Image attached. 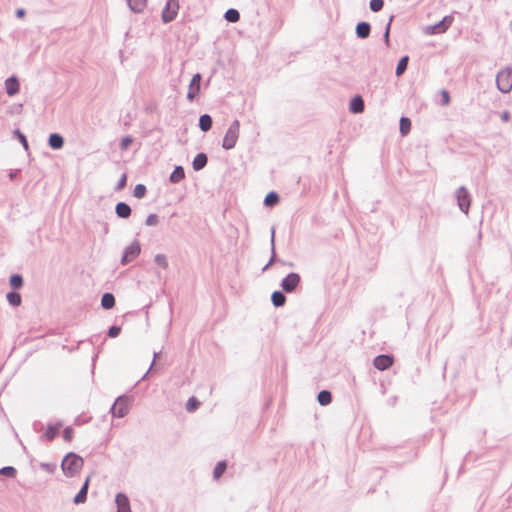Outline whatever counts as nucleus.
Masks as SVG:
<instances>
[{
	"label": "nucleus",
	"instance_id": "obj_12",
	"mask_svg": "<svg viewBox=\"0 0 512 512\" xmlns=\"http://www.w3.org/2000/svg\"><path fill=\"white\" fill-rule=\"evenodd\" d=\"M5 89L9 96L15 95L19 91V82L16 77H10L5 81Z\"/></svg>",
	"mask_w": 512,
	"mask_h": 512
},
{
	"label": "nucleus",
	"instance_id": "obj_47",
	"mask_svg": "<svg viewBox=\"0 0 512 512\" xmlns=\"http://www.w3.org/2000/svg\"><path fill=\"white\" fill-rule=\"evenodd\" d=\"M388 34H389V27L387 28V31H386V34H385L386 38H388Z\"/></svg>",
	"mask_w": 512,
	"mask_h": 512
},
{
	"label": "nucleus",
	"instance_id": "obj_30",
	"mask_svg": "<svg viewBox=\"0 0 512 512\" xmlns=\"http://www.w3.org/2000/svg\"><path fill=\"white\" fill-rule=\"evenodd\" d=\"M226 468H227V465L225 462H219L216 465L214 472H213L214 478H216V479L220 478L224 474Z\"/></svg>",
	"mask_w": 512,
	"mask_h": 512
},
{
	"label": "nucleus",
	"instance_id": "obj_13",
	"mask_svg": "<svg viewBox=\"0 0 512 512\" xmlns=\"http://www.w3.org/2000/svg\"><path fill=\"white\" fill-rule=\"evenodd\" d=\"M140 253V247L138 245H131L129 246L126 251H125V254L122 258V263L125 264V263H128L130 262L131 260H133L138 254Z\"/></svg>",
	"mask_w": 512,
	"mask_h": 512
},
{
	"label": "nucleus",
	"instance_id": "obj_18",
	"mask_svg": "<svg viewBox=\"0 0 512 512\" xmlns=\"http://www.w3.org/2000/svg\"><path fill=\"white\" fill-rule=\"evenodd\" d=\"M64 144L62 136L59 134H51L49 137V145L53 149H60Z\"/></svg>",
	"mask_w": 512,
	"mask_h": 512
},
{
	"label": "nucleus",
	"instance_id": "obj_24",
	"mask_svg": "<svg viewBox=\"0 0 512 512\" xmlns=\"http://www.w3.org/2000/svg\"><path fill=\"white\" fill-rule=\"evenodd\" d=\"M88 484H89V482H84V485L82 486L81 490L75 496L74 502L76 504L83 503L85 501L86 495H87V490H88Z\"/></svg>",
	"mask_w": 512,
	"mask_h": 512
},
{
	"label": "nucleus",
	"instance_id": "obj_8",
	"mask_svg": "<svg viewBox=\"0 0 512 512\" xmlns=\"http://www.w3.org/2000/svg\"><path fill=\"white\" fill-rule=\"evenodd\" d=\"M453 17L452 16H446L443 18L442 21L437 23L436 25L429 26L427 28L428 33L435 34V33H443L445 32L448 27L452 24Z\"/></svg>",
	"mask_w": 512,
	"mask_h": 512
},
{
	"label": "nucleus",
	"instance_id": "obj_1",
	"mask_svg": "<svg viewBox=\"0 0 512 512\" xmlns=\"http://www.w3.org/2000/svg\"><path fill=\"white\" fill-rule=\"evenodd\" d=\"M83 466V459L76 454H68L62 461V469L67 477H74Z\"/></svg>",
	"mask_w": 512,
	"mask_h": 512
},
{
	"label": "nucleus",
	"instance_id": "obj_7",
	"mask_svg": "<svg viewBox=\"0 0 512 512\" xmlns=\"http://www.w3.org/2000/svg\"><path fill=\"white\" fill-rule=\"evenodd\" d=\"M300 277L296 273L287 275L282 281V288L286 292H292L298 286Z\"/></svg>",
	"mask_w": 512,
	"mask_h": 512
},
{
	"label": "nucleus",
	"instance_id": "obj_21",
	"mask_svg": "<svg viewBox=\"0 0 512 512\" xmlns=\"http://www.w3.org/2000/svg\"><path fill=\"white\" fill-rule=\"evenodd\" d=\"M185 177L184 169L181 166L175 168V170L170 175V181L173 183H178Z\"/></svg>",
	"mask_w": 512,
	"mask_h": 512
},
{
	"label": "nucleus",
	"instance_id": "obj_42",
	"mask_svg": "<svg viewBox=\"0 0 512 512\" xmlns=\"http://www.w3.org/2000/svg\"><path fill=\"white\" fill-rule=\"evenodd\" d=\"M126 183H127V176H126V174H123L119 180L118 185H117V190H122L126 186Z\"/></svg>",
	"mask_w": 512,
	"mask_h": 512
},
{
	"label": "nucleus",
	"instance_id": "obj_10",
	"mask_svg": "<svg viewBox=\"0 0 512 512\" xmlns=\"http://www.w3.org/2000/svg\"><path fill=\"white\" fill-rule=\"evenodd\" d=\"M200 81H201L200 74H195L192 77L190 85H189L188 93H187V98L189 100H193L198 95V93L200 91Z\"/></svg>",
	"mask_w": 512,
	"mask_h": 512
},
{
	"label": "nucleus",
	"instance_id": "obj_27",
	"mask_svg": "<svg viewBox=\"0 0 512 512\" xmlns=\"http://www.w3.org/2000/svg\"><path fill=\"white\" fill-rule=\"evenodd\" d=\"M240 14L236 9H229L225 13V19L228 22L235 23L239 20Z\"/></svg>",
	"mask_w": 512,
	"mask_h": 512
},
{
	"label": "nucleus",
	"instance_id": "obj_4",
	"mask_svg": "<svg viewBox=\"0 0 512 512\" xmlns=\"http://www.w3.org/2000/svg\"><path fill=\"white\" fill-rule=\"evenodd\" d=\"M131 406V400L128 397H119L111 408V413L114 417H124Z\"/></svg>",
	"mask_w": 512,
	"mask_h": 512
},
{
	"label": "nucleus",
	"instance_id": "obj_33",
	"mask_svg": "<svg viewBox=\"0 0 512 512\" xmlns=\"http://www.w3.org/2000/svg\"><path fill=\"white\" fill-rule=\"evenodd\" d=\"M145 194H146V187L143 184H138L135 186L133 195L136 198L141 199L145 196Z\"/></svg>",
	"mask_w": 512,
	"mask_h": 512
},
{
	"label": "nucleus",
	"instance_id": "obj_35",
	"mask_svg": "<svg viewBox=\"0 0 512 512\" xmlns=\"http://www.w3.org/2000/svg\"><path fill=\"white\" fill-rule=\"evenodd\" d=\"M59 429H60V425L49 427L45 433L46 438L48 440H53L58 435Z\"/></svg>",
	"mask_w": 512,
	"mask_h": 512
},
{
	"label": "nucleus",
	"instance_id": "obj_22",
	"mask_svg": "<svg viewBox=\"0 0 512 512\" xmlns=\"http://www.w3.org/2000/svg\"><path fill=\"white\" fill-rule=\"evenodd\" d=\"M271 300L276 307H280L284 305L286 297L282 292L275 291L271 296Z\"/></svg>",
	"mask_w": 512,
	"mask_h": 512
},
{
	"label": "nucleus",
	"instance_id": "obj_46",
	"mask_svg": "<svg viewBox=\"0 0 512 512\" xmlns=\"http://www.w3.org/2000/svg\"><path fill=\"white\" fill-rule=\"evenodd\" d=\"M17 15H18L19 17H22V16L24 15V10H23V9H19V10L17 11Z\"/></svg>",
	"mask_w": 512,
	"mask_h": 512
},
{
	"label": "nucleus",
	"instance_id": "obj_11",
	"mask_svg": "<svg viewBox=\"0 0 512 512\" xmlns=\"http://www.w3.org/2000/svg\"><path fill=\"white\" fill-rule=\"evenodd\" d=\"M117 512H131L128 498L123 494L116 496Z\"/></svg>",
	"mask_w": 512,
	"mask_h": 512
},
{
	"label": "nucleus",
	"instance_id": "obj_37",
	"mask_svg": "<svg viewBox=\"0 0 512 512\" xmlns=\"http://www.w3.org/2000/svg\"><path fill=\"white\" fill-rule=\"evenodd\" d=\"M2 476L13 478L16 476V470L13 467L2 468Z\"/></svg>",
	"mask_w": 512,
	"mask_h": 512
},
{
	"label": "nucleus",
	"instance_id": "obj_14",
	"mask_svg": "<svg viewBox=\"0 0 512 512\" xmlns=\"http://www.w3.org/2000/svg\"><path fill=\"white\" fill-rule=\"evenodd\" d=\"M350 110L353 113H361L364 110V102L360 96H355L350 102Z\"/></svg>",
	"mask_w": 512,
	"mask_h": 512
},
{
	"label": "nucleus",
	"instance_id": "obj_25",
	"mask_svg": "<svg viewBox=\"0 0 512 512\" xmlns=\"http://www.w3.org/2000/svg\"><path fill=\"white\" fill-rule=\"evenodd\" d=\"M199 126L203 131H208L212 126V119L209 115H202L199 119Z\"/></svg>",
	"mask_w": 512,
	"mask_h": 512
},
{
	"label": "nucleus",
	"instance_id": "obj_19",
	"mask_svg": "<svg viewBox=\"0 0 512 512\" xmlns=\"http://www.w3.org/2000/svg\"><path fill=\"white\" fill-rule=\"evenodd\" d=\"M101 305L105 309H111L115 305V298L111 293H105L101 299Z\"/></svg>",
	"mask_w": 512,
	"mask_h": 512
},
{
	"label": "nucleus",
	"instance_id": "obj_2",
	"mask_svg": "<svg viewBox=\"0 0 512 512\" xmlns=\"http://www.w3.org/2000/svg\"><path fill=\"white\" fill-rule=\"evenodd\" d=\"M240 134V122L238 120H234L223 139L222 146L224 149L229 150L235 147L237 140Z\"/></svg>",
	"mask_w": 512,
	"mask_h": 512
},
{
	"label": "nucleus",
	"instance_id": "obj_31",
	"mask_svg": "<svg viewBox=\"0 0 512 512\" xmlns=\"http://www.w3.org/2000/svg\"><path fill=\"white\" fill-rule=\"evenodd\" d=\"M279 201V197L276 193L274 192H270L269 194H267V196L265 197V205L267 206H273L275 204H277Z\"/></svg>",
	"mask_w": 512,
	"mask_h": 512
},
{
	"label": "nucleus",
	"instance_id": "obj_26",
	"mask_svg": "<svg viewBox=\"0 0 512 512\" xmlns=\"http://www.w3.org/2000/svg\"><path fill=\"white\" fill-rule=\"evenodd\" d=\"M411 129V121L408 118L402 117L400 119V132L402 135H407Z\"/></svg>",
	"mask_w": 512,
	"mask_h": 512
},
{
	"label": "nucleus",
	"instance_id": "obj_40",
	"mask_svg": "<svg viewBox=\"0 0 512 512\" xmlns=\"http://www.w3.org/2000/svg\"><path fill=\"white\" fill-rule=\"evenodd\" d=\"M132 141H133L132 138L129 136L122 138L121 143H120L121 148L123 150H126L130 146Z\"/></svg>",
	"mask_w": 512,
	"mask_h": 512
},
{
	"label": "nucleus",
	"instance_id": "obj_32",
	"mask_svg": "<svg viewBox=\"0 0 512 512\" xmlns=\"http://www.w3.org/2000/svg\"><path fill=\"white\" fill-rule=\"evenodd\" d=\"M199 405L200 402L197 400V398L193 396L188 399L186 409L188 412H193L199 407Z\"/></svg>",
	"mask_w": 512,
	"mask_h": 512
},
{
	"label": "nucleus",
	"instance_id": "obj_20",
	"mask_svg": "<svg viewBox=\"0 0 512 512\" xmlns=\"http://www.w3.org/2000/svg\"><path fill=\"white\" fill-rule=\"evenodd\" d=\"M207 163V157L205 154L203 153H200L198 154L195 158H194V161H193V168L195 170H200L202 169Z\"/></svg>",
	"mask_w": 512,
	"mask_h": 512
},
{
	"label": "nucleus",
	"instance_id": "obj_6",
	"mask_svg": "<svg viewBox=\"0 0 512 512\" xmlns=\"http://www.w3.org/2000/svg\"><path fill=\"white\" fill-rule=\"evenodd\" d=\"M456 197L458 201L459 208L464 212L467 213L470 206V195L468 191L461 187L456 192Z\"/></svg>",
	"mask_w": 512,
	"mask_h": 512
},
{
	"label": "nucleus",
	"instance_id": "obj_23",
	"mask_svg": "<svg viewBox=\"0 0 512 512\" xmlns=\"http://www.w3.org/2000/svg\"><path fill=\"white\" fill-rule=\"evenodd\" d=\"M318 402L321 404V405H328L331 403L332 401V396H331V393L327 390H323L321 391L319 394H318Z\"/></svg>",
	"mask_w": 512,
	"mask_h": 512
},
{
	"label": "nucleus",
	"instance_id": "obj_15",
	"mask_svg": "<svg viewBox=\"0 0 512 512\" xmlns=\"http://www.w3.org/2000/svg\"><path fill=\"white\" fill-rule=\"evenodd\" d=\"M116 213L121 218H128L131 215V208L124 202H120L116 205Z\"/></svg>",
	"mask_w": 512,
	"mask_h": 512
},
{
	"label": "nucleus",
	"instance_id": "obj_39",
	"mask_svg": "<svg viewBox=\"0 0 512 512\" xmlns=\"http://www.w3.org/2000/svg\"><path fill=\"white\" fill-rule=\"evenodd\" d=\"M74 431L71 427H67L63 431V438L65 441L70 442L73 439Z\"/></svg>",
	"mask_w": 512,
	"mask_h": 512
},
{
	"label": "nucleus",
	"instance_id": "obj_45",
	"mask_svg": "<svg viewBox=\"0 0 512 512\" xmlns=\"http://www.w3.org/2000/svg\"><path fill=\"white\" fill-rule=\"evenodd\" d=\"M501 117H502V120H503V121H508V119H509V113H508L507 111H505V112H503V113H502V116H501Z\"/></svg>",
	"mask_w": 512,
	"mask_h": 512
},
{
	"label": "nucleus",
	"instance_id": "obj_5",
	"mask_svg": "<svg viewBox=\"0 0 512 512\" xmlns=\"http://www.w3.org/2000/svg\"><path fill=\"white\" fill-rule=\"evenodd\" d=\"M179 2L178 0H168L162 12V19L164 22L172 21L178 14Z\"/></svg>",
	"mask_w": 512,
	"mask_h": 512
},
{
	"label": "nucleus",
	"instance_id": "obj_3",
	"mask_svg": "<svg viewBox=\"0 0 512 512\" xmlns=\"http://www.w3.org/2000/svg\"><path fill=\"white\" fill-rule=\"evenodd\" d=\"M497 86L503 93H507L512 89V70H501L496 78Z\"/></svg>",
	"mask_w": 512,
	"mask_h": 512
},
{
	"label": "nucleus",
	"instance_id": "obj_29",
	"mask_svg": "<svg viewBox=\"0 0 512 512\" xmlns=\"http://www.w3.org/2000/svg\"><path fill=\"white\" fill-rule=\"evenodd\" d=\"M7 300L13 306H19L21 304V296L17 292L8 293Z\"/></svg>",
	"mask_w": 512,
	"mask_h": 512
},
{
	"label": "nucleus",
	"instance_id": "obj_28",
	"mask_svg": "<svg viewBox=\"0 0 512 512\" xmlns=\"http://www.w3.org/2000/svg\"><path fill=\"white\" fill-rule=\"evenodd\" d=\"M408 60H409L408 56H404L399 60L397 68H396L397 76H400L404 73V71L407 68Z\"/></svg>",
	"mask_w": 512,
	"mask_h": 512
},
{
	"label": "nucleus",
	"instance_id": "obj_44",
	"mask_svg": "<svg viewBox=\"0 0 512 512\" xmlns=\"http://www.w3.org/2000/svg\"><path fill=\"white\" fill-rule=\"evenodd\" d=\"M155 223H156V217L155 216L148 217V219H147V224L148 225H153Z\"/></svg>",
	"mask_w": 512,
	"mask_h": 512
},
{
	"label": "nucleus",
	"instance_id": "obj_43",
	"mask_svg": "<svg viewBox=\"0 0 512 512\" xmlns=\"http://www.w3.org/2000/svg\"><path fill=\"white\" fill-rule=\"evenodd\" d=\"M443 105H447L450 102L449 93L446 90L441 91Z\"/></svg>",
	"mask_w": 512,
	"mask_h": 512
},
{
	"label": "nucleus",
	"instance_id": "obj_48",
	"mask_svg": "<svg viewBox=\"0 0 512 512\" xmlns=\"http://www.w3.org/2000/svg\"><path fill=\"white\" fill-rule=\"evenodd\" d=\"M21 138H22L23 143L26 145V139H25V137H24V136H22Z\"/></svg>",
	"mask_w": 512,
	"mask_h": 512
},
{
	"label": "nucleus",
	"instance_id": "obj_16",
	"mask_svg": "<svg viewBox=\"0 0 512 512\" xmlns=\"http://www.w3.org/2000/svg\"><path fill=\"white\" fill-rule=\"evenodd\" d=\"M132 11L142 12L147 6V0H127Z\"/></svg>",
	"mask_w": 512,
	"mask_h": 512
},
{
	"label": "nucleus",
	"instance_id": "obj_34",
	"mask_svg": "<svg viewBox=\"0 0 512 512\" xmlns=\"http://www.w3.org/2000/svg\"><path fill=\"white\" fill-rule=\"evenodd\" d=\"M10 285L14 288V289H19L22 287L23 285V279L20 275H13L11 278H10Z\"/></svg>",
	"mask_w": 512,
	"mask_h": 512
},
{
	"label": "nucleus",
	"instance_id": "obj_17",
	"mask_svg": "<svg viewBox=\"0 0 512 512\" xmlns=\"http://www.w3.org/2000/svg\"><path fill=\"white\" fill-rule=\"evenodd\" d=\"M357 36L360 38H366L370 34V25L367 22H360L356 27Z\"/></svg>",
	"mask_w": 512,
	"mask_h": 512
},
{
	"label": "nucleus",
	"instance_id": "obj_41",
	"mask_svg": "<svg viewBox=\"0 0 512 512\" xmlns=\"http://www.w3.org/2000/svg\"><path fill=\"white\" fill-rule=\"evenodd\" d=\"M121 329L119 327H116V326H112L109 331H108V335L112 338L114 337H117L120 333Z\"/></svg>",
	"mask_w": 512,
	"mask_h": 512
},
{
	"label": "nucleus",
	"instance_id": "obj_36",
	"mask_svg": "<svg viewBox=\"0 0 512 512\" xmlns=\"http://www.w3.org/2000/svg\"><path fill=\"white\" fill-rule=\"evenodd\" d=\"M384 2L383 0H371L370 8L374 12H378L383 8Z\"/></svg>",
	"mask_w": 512,
	"mask_h": 512
},
{
	"label": "nucleus",
	"instance_id": "obj_9",
	"mask_svg": "<svg viewBox=\"0 0 512 512\" xmlns=\"http://www.w3.org/2000/svg\"><path fill=\"white\" fill-rule=\"evenodd\" d=\"M393 363L394 359L390 355H379L373 361L375 368L380 371L388 369L393 365Z\"/></svg>",
	"mask_w": 512,
	"mask_h": 512
},
{
	"label": "nucleus",
	"instance_id": "obj_38",
	"mask_svg": "<svg viewBox=\"0 0 512 512\" xmlns=\"http://www.w3.org/2000/svg\"><path fill=\"white\" fill-rule=\"evenodd\" d=\"M155 262H156L159 266H161V267H163V268H167V266H168L167 259H166V257H165L164 255H162V254H158V255H156V257H155Z\"/></svg>",
	"mask_w": 512,
	"mask_h": 512
}]
</instances>
